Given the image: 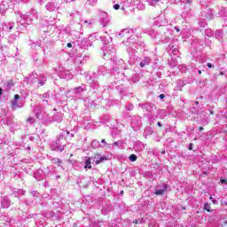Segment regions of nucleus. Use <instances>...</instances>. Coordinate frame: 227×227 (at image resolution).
<instances>
[{"label": "nucleus", "mask_w": 227, "mask_h": 227, "mask_svg": "<svg viewBox=\"0 0 227 227\" xmlns=\"http://www.w3.org/2000/svg\"><path fill=\"white\" fill-rule=\"evenodd\" d=\"M181 4H184V10L182 12L181 16L183 19H187L192 15L191 13V4H192V0H181Z\"/></svg>", "instance_id": "obj_3"}, {"label": "nucleus", "mask_w": 227, "mask_h": 227, "mask_svg": "<svg viewBox=\"0 0 227 227\" xmlns=\"http://www.w3.org/2000/svg\"><path fill=\"white\" fill-rule=\"evenodd\" d=\"M84 91H86V86H84V84H82V86L76 87L74 90V95H76V97H79V95H82Z\"/></svg>", "instance_id": "obj_10"}, {"label": "nucleus", "mask_w": 227, "mask_h": 227, "mask_svg": "<svg viewBox=\"0 0 227 227\" xmlns=\"http://www.w3.org/2000/svg\"><path fill=\"white\" fill-rule=\"evenodd\" d=\"M19 98H20V97L18 94H16L14 96V100L12 102L13 109H17V107H20V106L17 104V100H19Z\"/></svg>", "instance_id": "obj_20"}, {"label": "nucleus", "mask_w": 227, "mask_h": 227, "mask_svg": "<svg viewBox=\"0 0 227 227\" xmlns=\"http://www.w3.org/2000/svg\"><path fill=\"white\" fill-rule=\"evenodd\" d=\"M83 24H86L87 26H91V22H90L88 20H84Z\"/></svg>", "instance_id": "obj_48"}, {"label": "nucleus", "mask_w": 227, "mask_h": 227, "mask_svg": "<svg viewBox=\"0 0 227 227\" xmlns=\"http://www.w3.org/2000/svg\"><path fill=\"white\" fill-rule=\"evenodd\" d=\"M199 26H200V27H205L207 26V21L200 20Z\"/></svg>", "instance_id": "obj_36"}, {"label": "nucleus", "mask_w": 227, "mask_h": 227, "mask_svg": "<svg viewBox=\"0 0 227 227\" xmlns=\"http://www.w3.org/2000/svg\"><path fill=\"white\" fill-rule=\"evenodd\" d=\"M221 184H227V179H220Z\"/></svg>", "instance_id": "obj_49"}, {"label": "nucleus", "mask_w": 227, "mask_h": 227, "mask_svg": "<svg viewBox=\"0 0 227 227\" xmlns=\"http://www.w3.org/2000/svg\"><path fill=\"white\" fill-rule=\"evenodd\" d=\"M120 6H121L120 4H116L114 5V10H120Z\"/></svg>", "instance_id": "obj_44"}, {"label": "nucleus", "mask_w": 227, "mask_h": 227, "mask_svg": "<svg viewBox=\"0 0 227 227\" xmlns=\"http://www.w3.org/2000/svg\"><path fill=\"white\" fill-rule=\"evenodd\" d=\"M198 74H199L200 75H201V70H199V71H198Z\"/></svg>", "instance_id": "obj_61"}, {"label": "nucleus", "mask_w": 227, "mask_h": 227, "mask_svg": "<svg viewBox=\"0 0 227 227\" xmlns=\"http://www.w3.org/2000/svg\"><path fill=\"white\" fill-rule=\"evenodd\" d=\"M12 29H13V26L9 27V30L12 31Z\"/></svg>", "instance_id": "obj_60"}, {"label": "nucleus", "mask_w": 227, "mask_h": 227, "mask_svg": "<svg viewBox=\"0 0 227 227\" xmlns=\"http://www.w3.org/2000/svg\"><path fill=\"white\" fill-rule=\"evenodd\" d=\"M20 23L22 24V26H24V24H31L35 20H33V18L31 17V15L29 14H22L20 16Z\"/></svg>", "instance_id": "obj_7"}, {"label": "nucleus", "mask_w": 227, "mask_h": 227, "mask_svg": "<svg viewBox=\"0 0 227 227\" xmlns=\"http://www.w3.org/2000/svg\"><path fill=\"white\" fill-rule=\"evenodd\" d=\"M126 111H133L134 110V105L129 104L125 106Z\"/></svg>", "instance_id": "obj_31"}, {"label": "nucleus", "mask_w": 227, "mask_h": 227, "mask_svg": "<svg viewBox=\"0 0 227 227\" xmlns=\"http://www.w3.org/2000/svg\"><path fill=\"white\" fill-rule=\"evenodd\" d=\"M59 91H61V92L65 91V88H63V87L60 88V89H59Z\"/></svg>", "instance_id": "obj_57"}, {"label": "nucleus", "mask_w": 227, "mask_h": 227, "mask_svg": "<svg viewBox=\"0 0 227 227\" xmlns=\"http://www.w3.org/2000/svg\"><path fill=\"white\" fill-rule=\"evenodd\" d=\"M189 150H192V144H190Z\"/></svg>", "instance_id": "obj_56"}, {"label": "nucleus", "mask_w": 227, "mask_h": 227, "mask_svg": "<svg viewBox=\"0 0 227 227\" xmlns=\"http://www.w3.org/2000/svg\"><path fill=\"white\" fill-rule=\"evenodd\" d=\"M85 166L84 169H91V158L90 157H85Z\"/></svg>", "instance_id": "obj_19"}, {"label": "nucleus", "mask_w": 227, "mask_h": 227, "mask_svg": "<svg viewBox=\"0 0 227 227\" xmlns=\"http://www.w3.org/2000/svg\"><path fill=\"white\" fill-rule=\"evenodd\" d=\"M98 0H87L88 4L90 6H95Z\"/></svg>", "instance_id": "obj_33"}, {"label": "nucleus", "mask_w": 227, "mask_h": 227, "mask_svg": "<svg viewBox=\"0 0 227 227\" xmlns=\"http://www.w3.org/2000/svg\"><path fill=\"white\" fill-rule=\"evenodd\" d=\"M67 47H68L69 49L72 48V43H68L67 44Z\"/></svg>", "instance_id": "obj_53"}, {"label": "nucleus", "mask_w": 227, "mask_h": 227, "mask_svg": "<svg viewBox=\"0 0 227 227\" xmlns=\"http://www.w3.org/2000/svg\"><path fill=\"white\" fill-rule=\"evenodd\" d=\"M118 4L121 5V10H122V12H125V8H129L130 4L129 0H118Z\"/></svg>", "instance_id": "obj_15"}, {"label": "nucleus", "mask_w": 227, "mask_h": 227, "mask_svg": "<svg viewBox=\"0 0 227 227\" xmlns=\"http://www.w3.org/2000/svg\"><path fill=\"white\" fill-rule=\"evenodd\" d=\"M159 97H160V99H162V98H164V97H166V96H165L164 94H160Z\"/></svg>", "instance_id": "obj_54"}, {"label": "nucleus", "mask_w": 227, "mask_h": 227, "mask_svg": "<svg viewBox=\"0 0 227 227\" xmlns=\"http://www.w3.org/2000/svg\"><path fill=\"white\" fill-rule=\"evenodd\" d=\"M114 145L118 146L119 148H121L123 146V142L121 140H119L117 142H114Z\"/></svg>", "instance_id": "obj_32"}, {"label": "nucleus", "mask_w": 227, "mask_h": 227, "mask_svg": "<svg viewBox=\"0 0 227 227\" xmlns=\"http://www.w3.org/2000/svg\"><path fill=\"white\" fill-rule=\"evenodd\" d=\"M133 6H137V10H145V4L141 3L139 0H133L132 2Z\"/></svg>", "instance_id": "obj_13"}, {"label": "nucleus", "mask_w": 227, "mask_h": 227, "mask_svg": "<svg viewBox=\"0 0 227 227\" xmlns=\"http://www.w3.org/2000/svg\"><path fill=\"white\" fill-rule=\"evenodd\" d=\"M67 146V138H65V132L59 134L56 141L51 143V148L55 152H63Z\"/></svg>", "instance_id": "obj_1"}, {"label": "nucleus", "mask_w": 227, "mask_h": 227, "mask_svg": "<svg viewBox=\"0 0 227 227\" xmlns=\"http://www.w3.org/2000/svg\"><path fill=\"white\" fill-rule=\"evenodd\" d=\"M101 40L105 45H107L109 43V42H112L113 38H111V36H109V35H108V37L103 35V36H101Z\"/></svg>", "instance_id": "obj_22"}, {"label": "nucleus", "mask_w": 227, "mask_h": 227, "mask_svg": "<svg viewBox=\"0 0 227 227\" xmlns=\"http://www.w3.org/2000/svg\"><path fill=\"white\" fill-rule=\"evenodd\" d=\"M101 145L98 140H93L91 143V147L94 149L100 148Z\"/></svg>", "instance_id": "obj_26"}, {"label": "nucleus", "mask_w": 227, "mask_h": 227, "mask_svg": "<svg viewBox=\"0 0 227 227\" xmlns=\"http://www.w3.org/2000/svg\"><path fill=\"white\" fill-rule=\"evenodd\" d=\"M3 95V89L0 88V97Z\"/></svg>", "instance_id": "obj_59"}, {"label": "nucleus", "mask_w": 227, "mask_h": 227, "mask_svg": "<svg viewBox=\"0 0 227 227\" xmlns=\"http://www.w3.org/2000/svg\"><path fill=\"white\" fill-rule=\"evenodd\" d=\"M66 134H67V136H68V134H70V131H67Z\"/></svg>", "instance_id": "obj_62"}, {"label": "nucleus", "mask_w": 227, "mask_h": 227, "mask_svg": "<svg viewBox=\"0 0 227 227\" xmlns=\"http://www.w3.org/2000/svg\"><path fill=\"white\" fill-rule=\"evenodd\" d=\"M36 118H40V114L38 112L35 113Z\"/></svg>", "instance_id": "obj_55"}, {"label": "nucleus", "mask_w": 227, "mask_h": 227, "mask_svg": "<svg viewBox=\"0 0 227 227\" xmlns=\"http://www.w3.org/2000/svg\"><path fill=\"white\" fill-rule=\"evenodd\" d=\"M162 43H169V42H171V37L169 36H166L164 37V39H162Z\"/></svg>", "instance_id": "obj_35"}, {"label": "nucleus", "mask_w": 227, "mask_h": 227, "mask_svg": "<svg viewBox=\"0 0 227 227\" xmlns=\"http://www.w3.org/2000/svg\"><path fill=\"white\" fill-rule=\"evenodd\" d=\"M39 98L43 100V104H46L47 106H51V102L52 98H54V96L51 95V90H48L43 94H40Z\"/></svg>", "instance_id": "obj_4"}, {"label": "nucleus", "mask_w": 227, "mask_h": 227, "mask_svg": "<svg viewBox=\"0 0 227 227\" xmlns=\"http://www.w3.org/2000/svg\"><path fill=\"white\" fill-rule=\"evenodd\" d=\"M149 6H157L160 0H145Z\"/></svg>", "instance_id": "obj_23"}, {"label": "nucleus", "mask_w": 227, "mask_h": 227, "mask_svg": "<svg viewBox=\"0 0 227 227\" xmlns=\"http://www.w3.org/2000/svg\"><path fill=\"white\" fill-rule=\"evenodd\" d=\"M215 38H217L218 40H221V38H223V33H221V32H215Z\"/></svg>", "instance_id": "obj_37"}, {"label": "nucleus", "mask_w": 227, "mask_h": 227, "mask_svg": "<svg viewBox=\"0 0 227 227\" xmlns=\"http://www.w3.org/2000/svg\"><path fill=\"white\" fill-rule=\"evenodd\" d=\"M92 159L97 165L100 164V162H104V160H106V158L100 156V154H96Z\"/></svg>", "instance_id": "obj_16"}, {"label": "nucleus", "mask_w": 227, "mask_h": 227, "mask_svg": "<svg viewBox=\"0 0 227 227\" xmlns=\"http://www.w3.org/2000/svg\"><path fill=\"white\" fill-rule=\"evenodd\" d=\"M109 72V69H106V67L100 66L98 68V73L101 74V75H106Z\"/></svg>", "instance_id": "obj_21"}, {"label": "nucleus", "mask_w": 227, "mask_h": 227, "mask_svg": "<svg viewBox=\"0 0 227 227\" xmlns=\"http://www.w3.org/2000/svg\"><path fill=\"white\" fill-rule=\"evenodd\" d=\"M46 81H47V79L45 78V76H43L39 79L38 83L40 84V86H43V84H45Z\"/></svg>", "instance_id": "obj_30"}, {"label": "nucleus", "mask_w": 227, "mask_h": 227, "mask_svg": "<svg viewBox=\"0 0 227 227\" xmlns=\"http://www.w3.org/2000/svg\"><path fill=\"white\" fill-rule=\"evenodd\" d=\"M101 143H102V145H101L102 148H105V146H106V145H107V142H106V139H102Z\"/></svg>", "instance_id": "obj_41"}, {"label": "nucleus", "mask_w": 227, "mask_h": 227, "mask_svg": "<svg viewBox=\"0 0 227 227\" xmlns=\"http://www.w3.org/2000/svg\"><path fill=\"white\" fill-rule=\"evenodd\" d=\"M54 20L55 19L51 18V20L50 21L49 26H54Z\"/></svg>", "instance_id": "obj_46"}, {"label": "nucleus", "mask_w": 227, "mask_h": 227, "mask_svg": "<svg viewBox=\"0 0 227 227\" xmlns=\"http://www.w3.org/2000/svg\"><path fill=\"white\" fill-rule=\"evenodd\" d=\"M152 63V59L150 57H145L144 59L140 62L141 68H145V67L150 65Z\"/></svg>", "instance_id": "obj_17"}, {"label": "nucleus", "mask_w": 227, "mask_h": 227, "mask_svg": "<svg viewBox=\"0 0 227 227\" xmlns=\"http://www.w3.org/2000/svg\"><path fill=\"white\" fill-rule=\"evenodd\" d=\"M157 125H158V127H162V123H160V122H158Z\"/></svg>", "instance_id": "obj_58"}, {"label": "nucleus", "mask_w": 227, "mask_h": 227, "mask_svg": "<svg viewBox=\"0 0 227 227\" xmlns=\"http://www.w3.org/2000/svg\"><path fill=\"white\" fill-rule=\"evenodd\" d=\"M142 109H145L147 113H153V109H155V105L153 103H146L142 105Z\"/></svg>", "instance_id": "obj_11"}, {"label": "nucleus", "mask_w": 227, "mask_h": 227, "mask_svg": "<svg viewBox=\"0 0 227 227\" xmlns=\"http://www.w3.org/2000/svg\"><path fill=\"white\" fill-rule=\"evenodd\" d=\"M213 67L212 63H207V68H212Z\"/></svg>", "instance_id": "obj_50"}, {"label": "nucleus", "mask_w": 227, "mask_h": 227, "mask_svg": "<svg viewBox=\"0 0 227 227\" xmlns=\"http://www.w3.org/2000/svg\"><path fill=\"white\" fill-rule=\"evenodd\" d=\"M133 223H134V224H139V223H141V220L136 219L133 221Z\"/></svg>", "instance_id": "obj_47"}, {"label": "nucleus", "mask_w": 227, "mask_h": 227, "mask_svg": "<svg viewBox=\"0 0 227 227\" xmlns=\"http://www.w3.org/2000/svg\"><path fill=\"white\" fill-rule=\"evenodd\" d=\"M100 24L103 26V27H106V26H109V16L106 14V12H102L100 13Z\"/></svg>", "instance_id": "obj_8"}, {"label": "nucleus", "mask_w": 227, "mask_h": 227, "mask_svg": "<svg viewBox=\"0 0 227 227\" xmlns=\"http://www.w3.org/2000/svg\"><path fill=\"white\" fill-rule=\"evenodd\" d=\"M68 93H70V90L65 92V96H63V100H67V98H68Z\"/></svg>", "instance_id": "obj_43"}, {"label": "nucleus", "mask_w": 227, "mask_h": 227, "mask_svg": "<svg viewBox=\"0 0 227 227\" xmlns=\"http://www.w3.org/2000/svg\"><path fill=\"white\" fill-rule=\"evenodd\" d=\"M177 84H178V90H182V88H184L185 82H184V80H178Z\"/></svg>", "instance_id": "obj_27"}, {"label": "nucleus", "mask_w": 227, "mask_h": 227, "mask_svg": "<svg viewBox=\"0 0 227 227\" xmlns=\"http://www.w3.org/2000/svg\"><path fill=\"white\" fill-rule=\"evenodd\" d=\"M27 123H35V118L29 117L27 119Z\"/></svg>", "instance_id": "obj_40"}, {"label": "nucleus", "mask_w": 227, "mask_h": 227, "mask_svg": "<svg viewBox=\"0 0 227 227\" xmlns=\"http://www.w3.org/2000/svg\"><path fill=\"white\" fill-rule=\"evenodd\" d=\"M130 33H134V29L132 28H125L121 30V32L119 34V36H129Z\"/></svg>", "instance_id": "obj_18"}, {"label": "nucleus", "mask_w": 227, "mask_h": 227, "mask_svg": "<svg viewBox=\"0 0 227 227\" xmlns=\"http://www.w3.org/2000/svg\"><path fill=\"white\" fill-rule=\"evenodd\" d=\"M131 128L133 130H139L141 129V117L139 116H135L131 120Z\"/></svg>", "instance_id": "obj_5"}, {"label": "nucleus", "mask_w": 227, "mask_h": 227, "mask_svg": "<svg viewBox=\"0 0 227 227\" xmlns=\"http://www.w3.org/2000/svg\"><path fill=\"white\" fill-rule=\"evenodd\" d=\"M204 210H207V212H212V208L210 207V204H208V202L204 204Z\"/></svg>", "instance_id": "obj_29"}, {"label": "nucleus", "mask_w": 227, "mask_h": 227, "mask_svg": "<svg viewBox=\"0 0 227 227\" xmlns=\"http://www.w3.org/2000/svg\"><path fill=\"white\" fill-rule=\"evenodd\" d=\"M72 1L74 0H51L46 4V10L48 12H56V10H59L63 3H72Z\"/></svg>", "instance_id": "obj_2"}, {"label": "nucleus", "mask_w": 227, "mask_h": 227, "mask_svg": "<svg viewBox=\"0 0 227 227\" xmlns=\"http://www.w3.org/2000/svg\"><path fill=\"white\" fill-rule=\"evenodd\" d=\"M212 203H213L214 205H217L219 202H218L217 200H212Z\"/></svg>", "instance_id": "obj_51"}, {"label": "nucleus", "mask_w": 227, "mask_h": 227, "mask_svg": "<svg viewBox=\"0 0 227 227\" xmlns=\"http://www.w3.org/2000/svg\"><path fill=\"white\" fill-rule=\"evenodd\" d=\"M166 191H168V185L166 184H163L162 188L156 190L154 194H156V196H162L166 193Z\"/></svg>", "instance_id": "obj_12"}, {"label": "nucleus", "mask_w": 227, "mask_h": 227, "mask_svg": "<svg viewBox=\"0 0 227 227\" xmlns=\"http://www.w3.org/2000/svg\"><path fill=\"white\" fill-rule=\"evenodd\" d=\"M36 180L40 181V180H42V179H41V178L36 177Z\"/></svg>", "instance_id": "obj_64"}, {"label": "nucleus", "mask_w": 227, "mask_h": 227, "mask_svg": "<svg viewBox=\"0 0 227 227\" xmlns=\"http://www.w3.org/2000/svg\"><path fill=\"white\" fill-rule=\"evenodd\" d=\"M51 162L53 163V164H58V166L59 167L60 166V168H63V166L61 165V163L63 162L61 160H59V158H52L51 159Z\"/></svg>", "instance_id": "obj_25"}, {"label": "nucleus", "mask_w": 227, "mask_h": 227, "mask_svg": "<svg viewBox=\"0 0 227 227\" xmlns=\"http://www.w3.org/2000/svg\"><path fill=\"white\" fill-rule=\"evenodd\" d=\"M108 54H110V56H114V54H116V50H114V48L112 47Z\"/></svg>", "instance_id": "obj_39"}, {"label": "nucleus", "mask_w": 227, "mask_h": 227, "mask_svg": "<svg viewBox=\"0 0 227 227\" xmlns=\"http://www.w3.org/2000/svg\"><path fill=\"white\" fill-rule=\"evenodd\" d=\"M52 120L53 121L60 123V121H63V114L61 113H55L52 116Z\"/></svg>", "instance_id": "obj_14"}, {"label": "nucleus", "mask_w": 227, "mask_h": 227, "mask_svg": "<svg viewBox=\"0 0 227 227\" xmlns=\"http://www.w3.org/2000/svg\"><path fill=\"white\" fill-rule=\"evenodd\" d=\"M129 160H130L131 162H136V161L137 160V156L136 154H131V155L129 156Z\"/></svg>", "instance_id": "obj_34"}, {"label": "nucleus", "mask_w": 227, "mask_h": 227, "mask_svg": "<svg viewBox=\"0 0 227 227\" xmlns=\"http://www.w3.org/2000/svg\"><path fill=\"white\" fill-rule=\"evenodd\" d=\"M30 17L35 20V19H38V12L35 10H31L28 13Z\"/></svg>", "instance_id": "obj_24"}, {"label": "nucleus", "mask_w": 227, "mask_h": 227, "mask_svg": "<svg viewBox=\"0 0 227 227\" xmlns=\"http://www.w3.org/2000/svg\"><path fill=\"white\" fill-rule=\"evenodd\" d=\"M205 35H206V36L210 37V36H212V35H214V32L212 31V29L207 28V29L205 30Z\"/></svg>", "instance_id": "obj_28"}, {"label": "nucleus", "mask_w": 227, "mask_h": 227, "mask_svg": "<svg viewBox=\"0 0 227 227\" xmlns=\"http://www.w3.org/2000/svg\"><path fill=\"white\" fill-rule=\"evenodd\" d=\"M86 79H87V81H91V76L90 75H87Z\"/></svg>", "instance_id": "obj_52"}, {"label": "nucleus", "mask_w": 227, "mask_h": 227, "mask_svg": "<svg viewBox=\"0 0 227 227\" xmlns=\"http://www.w3.org/2000/svg\"><path fill=\"white\" fill-rule=\"evenodd\" d=\"M180 68H181L182 72H187V67L180 66Z\"/></svg>", "instance_id": "obj_45"}, {"label": "nucleus", "mask_w": 227, "mask_h": 227, "mask_svg": "<svg viewBox=\"0 0 227 227\" xmlns=\"http://www.w3.org/2000/svg\"><path fill=\"white\" fill-rule=\"evenodd\" d=\"M90 84H91L92 88H94V90L96 88H98V82H95V81H92L91 82H90Z\"/></svg>", "instance_id": "obj_38"}, {"label": "nucleus", "mask_w": 227, "mask_h": 227, "mask_svg": "<svg viewBox=\"0 0 227 227\" xmlns=\"http://www.w3.org/2000/svg\"><path fill=\"white\" fill-rule=\"evenodd\" d=\"M12 202L10 201V199L8 197H2L1 198V207L2 208H10V205Z\"/></svg>", "instance_id": "obj_9"}, {"label": "nucleus", "mask_w": 227, "mask_h": 227, "mask_svg": "<svg viewBox=\"0 0 227 227\" xmlns=\"http://www.w3.org/2000/svg\"><path fill=\"white\" fill-rule=\"evenodd\" d=\"M206 19H207V20H212V19H214V15H213V14L206 15Z\"/></svg>", "instance_id": "obj_42"}, {"label": "nucleus", "mask_w": 227, "mask_h": 227, "mask_svg": "<svg viewBox=\"0 0 227 227\" xmlns=\"http://www.w3.org/2000/svg\"><path fill=\"white\" fill-rule=\"evenodd\" d=\"M59 77L61 79H72V73L69 70L65 69V67H59Z\"/></svg>", "instance_id": "obj_6"}, {"label": "nucleus", "mask_w": 227, "mask_h": 227, "mask_svg": "<svg viewBox=\"0 0 227 227\" xmlns=\"http://www.w3.org/2000/svg\"><path fill=\"white\" fill-rule=\"evenodd\" d=\"M200 130H203V127H200Z\"/></svg>", "instance_id": "obj_63"}]
</instances>
